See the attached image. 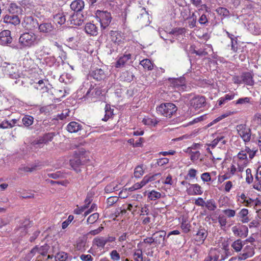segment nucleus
<instances>
[{"mask_svg":"<svg viewBox=\"0 0 261 261\" xmlns=\"http://www.w3.org/2000/svg\"><path fill=\"white\" fill-rule=\"evenodd\" d=\"M232 231L235 236L245 238L248 234V228L246 226H234L232 227Z\"/></svg>","mask_w":261,"mask_h":261,"instance_id":"a211bd4d","label":"nucleus"},{"mask_svg":"<svg viewBox=\"0 0 261 261\" xmlns=\"http://www.w3.org/2000/svg\"><path fill=\"white\" fill-rule=\"evenodd\" d=\"M220 141L224 142L222 136H218L213 141L207 145L208 147H211L212 148H214L219 143Z\"/></svg>","mask_w":261,"mask_h":261,"instance_id":"5fc2aeb1","label":"nucleus"},{"mask_svg":"<svg viewBox=\"0 0 261 261\" xmlns=\"http://www.w3.org/2000/svg\"><path fill=\"white\" fill-rule=\"evenodd\" d=\"M96 17L100 23L103 29L108 27L111 22L112 17L110 13L107 11L97 10L95 13Z\"/></svg>","mask_w":261,"mask_h":261,"instance_id":"39448f33","label":"nucleus"},{"mask_svg":"<svg viewBox=\"0 0 261 261\" xmlns=\"http://www.w3.org/2000/svg\"><path fill=\"white\" fill-rule=\"evenodd\" d=\"M170 83V86L179 92H184L187 90L186 81L184 77L168 79Z\"/></svg>","mask_w":261,"mask_h":261,"instance_id":"0eeeda50","label":"nucleus"},{"mask_svg":"<svg viewBox=\"0 0 261 261\" xmlns=\"http://www.w3.org/2000/svg\"><path fill=\"white\" fill-rule=\"evenodd\" d=\"M85 6L84 2L82 0H75L70 4L71 9L74 12H79L83 10Z\"/></svg>","mask_w":261,"mask_h":261,"instance_id":"7c9ffc66","label":"nucleus"},{"mask_svg":"<svg viewBox=\"0 0 261 261\" xmlns=\"http://www.w3.org/2000/svg\"><path fill=\"white\" fill-rule=\"evenodd\" d=\"M237 130L240 137L245 143L249 142L251 140V130L246 124H239L237 126Z\"/></svg>","mask_w":261,"mask_h":261,"instance_id":"423d86ee","label":"nucleus"},{"mask_svg":"<svg viewBox=\"0 0 261 261\" xmlns=\"http://www.w3.org/2000/svg\"><path fill=\"white\" fill-rule=\"evenodd\" d=\"M180 227L185 233H188L190 231L191 225L189 223H187L186 221H182Z\"/></svg>","mask_w":261,"mask_h":261,"instance_id":"13d9d810","label":"nucleus"},{"mask_svg":"<svg viewBox=\"0 0 261 261\" xmlns=\"http://www.w3.org/2000/svg\"><path fill=\"white\" fill-rule=\"evenodd\" d=\"M161 193L155 190H152L148 194V198L151 201L156 200L161 197Z\"/></svg>","mask_w":261,"mask_h":261,"instance_id":"c03bdc74","label":"nucleus"},{"mask_svg":"<svg viewBox=\"0 0 261 261\" xmlns=\"http://www.w3.org/2000/svg\"><path fill=\"white\" fill-rule=\"evenodd\" d=\"M68 21H70L71 24L77 26L81 25L83 22V20L82 19L81 16L75 12H74L72 15H69Z\"/></svg>","mask_w":261,"mask_h":261,"instance_id":"393cba45","label":"nucleus"},{"mask_svg":"<svg viewBox=\"0 0 261 261\" xmlns=\"http://www.w3.org/2000/svg\"><path fill=\"white\" fill-rule=\"evenodd\" d=\"M9 14L18 15L22 11L21 8L15 3H11L8 9Z\"/></svg>","mask_w":261,"mask_h":261,"instance_id":"e433bc0d","label":"nucleus"},{"mask_svg":"<svg viewBox=\"0 0 261 261\" xmlns=\"http://www.w3.org/2000/svg\"><path fill=\"white\" fill-rule=\"evenodd\" d=\"M144 173L143 165H139L137 166L134 170V176L137 178H139Z\"/></svg>","mask_w":261,"mask_h":261,"instance_id":"49530a36","label":"nucleus"},{"mask_svg":"<svg viewBox=\"0 0 261 261\" xmlns=\"http://www.w3.org/2000/svg\"><path fill=\"white\" fill-rule=\"evenodd\" d=\"M225 33L227 36V37L230 39L231 40V49L234 52L236 53L238 51V46H235V45L233 44V41H235L236 44H238V39L237 37H234V36L229 33L228 31H225Z\"/></svg>","mask_w":261,"mask_h":261,"instance_id":"a19ab883","label":"nucleus"},{"mask_svg":"<svg viewBox=\"0 0 261 261\" xmlns=\"http://www.w3.org/2000/svg\"><path fill=\"white\" fill-rule=\"evenodd\" d=\"M142 122L146 125L151 127H155L159 122V121L156 118H150L146 117L142 120Z\"/></svg>","mask_w":261,"mask_h":261,"instance_id":"f704fd0d","label":"nucleus"},{"mask_svg":"<svg viewBox=\"0 0 261 261\" xmlns=\"http://www.w3.org/2000/svg\"><path fill=\"white\" fill-rule=\"evenodd\" d=\"M85 32L90 36H96L98 33V28L93 23L89 22L87 23L85 26Z\"/></svg>","mask_w":261,"mask_h":261,"instance_id":"cd10ccee","label":"nucleus"},{"mask_svg":"<svg viewBox=\"0 0 261 261\" xmlns=\"http://www.w3.org/2000/svg\"><path fill=\"white\" fill-rule=\"evenodd\" d=\"M133 257L134 261H143V255L142 249H135L133 252Z\"/></svg>","mask_w":261,"mask_h":261,"instance_id":"58836bf2","label":"nucleus"},{"mask_svg":"<svg viewBox=\"0 0 261 261\" xmlns=\"http://www.w3.org/2000/svg\"><path fill=\"white\" fill-rule=\"evenodd\" d=\"M197 174V170L194 168H191L188 170L187 177H189L190 179H194L196 178Z\"/></svg>","mask_w":261,"mask_h":261,"instance_id":"e2e57ef3","label":"nucleus"},{"mask_svg":"<svg viewBox=\"0 0 261 261\" xmlns=\"http://www.w3.org/2000/svg\"><path fill=\"white\" fill-rule=\"evenodd\" d=\"M68 254L64 252H60L56 256L57 261H67Z\"/></svg>","mask_w":261,"mask_h":261,"instance_id":"603ef678","label":"nucleus"},{"mask_svg":"<svg viewBox=\"0 0 261 261\" xmlns=\"http://www.w3.org/2000/svg\"><path fill=\"white\" fill-rule=\"evenodd\" d=\"M90 75L96 81L104 80L107 76V73L101 68L95 69L90 72Z\"/></svg>","mask_w":261,"mask_h":261,"instance_id":"6ab92c4d","label":"nucleus"},{"mask_svg":"<svg viewBox=\"0 0 261 261\" xmlns=\"http://www.w3.org/2000/svg\"><path fill=\"white\" fill-rule=\"evenodd\" d=\"M236 95H237V94L231 91L229 93L225 94L224 96L219 98L217 101L218 106H221L228 101L233 99Z\"/></svg>","mask_w":261,"mask_h":261,"instance_id":"c85d7f7f","label":"nucleus"},{"mask_svg":"<svg viewBox=\"0 0 261 261\" xmlns=\"http://www.w3.org/2000/svg\"><path fill=\"white\" fill-rule=\"evenodd\" d=\"M34 88L39 91L42 94L47 93L48 91V88L46 85L43 80H39L34 85Z\"/></svg>","mask_w":261,"mask_h":261,"instance_id":"473e14b6","label":"nucleus"},{"mask_svg":"<svg viewBox=\"0 0 261 261\" xmlns=\"http://www.w3.org/2000/svg\"><path fill=\"white\" fill-rule=\"evenodd\" d=\"M237 201L239 204H241L244 206L253 207L254 208L256 206L261 204L260 200L258 198L252 199L244 192L238 193L237 194Z\"/></svg>","mask_w":261,"mask_h":261,"instance_id":"f03ea898","label":"nucleus"},{"mask_svg":"<svg viewBox=\"0 0 261 261\" xmlns=\"http://www.w3.org/2000/svg\"><path fill=\"white\" fill-rule=\"evenodd\" d=\"M216 11L218 15L224 17H228L229 15V11L224 7H219L216 10Z\"/></svg>","mask_w":261,"mask_h":261,"instance_id":"3c124183","label":"nucleus"},{"mask_svg":"<svg viewBox=\"0 0 261 261\" xmlns=\"http://www.w3.org/2000/svg\"><path fill=\"white\" fill-rule=\"evenodd\" d=\"M23 125L26 127H29L33 124L34 122V118L30 115H25L22 119Z\"/></svg>","mask_w":261,"mask_h":261,"instance_id":"a18cd8bd","label":"nucleus"},{"mask_svg":"<svg viewBox=\"0 0 261 261\" xmlns=\"http://www.w3.org/2000/svg\"><path fill=\"white\" fill-rule=\"evenodd\" d=\"M223 213L228 217L232 218L234 217L236 214V212L234 210L232 209H225L223 210Z\"/></svg>","mask_w":261,"mask_h":261,"instance_id":"052dcab7","label":"nucleus"},{"mask_svg":"<svg viewBox=\"0 0 261 261\" xmlns=\"http://www.w3.org/2000/svg\"><path fill=\"white\" fill-rule=\"evenodd\" d=\"M232 248L236 251H240L243 247L242 241L240 239L235 241L231 244Z\"/></svg>","mask_w":261,"mask_h":261,"instance_id":"8fccbe9b","label":"nucleus"},{"mask_svg":"<svg viewBox=\"0 0 261 261\" xmlns=\"http://www.w3.org/2000/svg\"><path fill=\"white\" fill-rule=\"evenodd\" d=\"M105 115L102 120L103 121H107L109 119L112 118L114 115V109L111 108L109 104H106L105 108Z\"/></svg>","mask_w":261,"mask_h":261,"instance_id":"72a5a7b5","label":"nucleus"},{"mask_svg":"<svg viewBox=\"0 0 261 261\" xmlns=\"http://www.w3.org/2000/svg\"><path fill=\"white\" fill-rule=\"evenodd\" d=\"M253 188L261 191V166L258 167L256 170Z\"/></svg>","mask_w":261,"mask_h":261,"instance_id":"c756f323","label":"nucleus"},{"mask_svg":"<svg viewBox=\"0 0 261 261\" xmlns=\"http://www.w3.org/2000/svg\"><path fill=\"white\" fill-rule=\"evenodd\" d=\"M233 160H236L237 162H238L239 164L243 168H245L248 163V160L247 158V154L245 149L240 151L237 155L233 157Z\"/></svg>","mask_w":261,"mask_h":261,"instance_id":"f3484780","label":"nucleus"},{"mask_svg":"<svg viewBox=\"0 0 261 261\" xmlns=\"http://www.w3.org/2000/svg\"><path fill=\"white\" fill-rule=\"evenodd\" d=\"M4 22L16 25L20 23V20L17 15L9 14L4 17Z\"/></svg>","mask_w":261,"mask_h":261,"instance_id":"5701e85b","label":"nucleus"},{"mask_svg":"<svg viewBox=\"0 0 261 261\" xmlns=\"http://www.w3.org/2000/svg\"><path fill=\"white\" fill-rule=\"evenodd\" d=\"M23 27L27 30H34L38 27V22L36 19L32 16H25L22 22Z\"/></svg>","mask_w":261,"mask_h":261,"instance_id":"f8f14e48","label":"nucleus"},{"mask_svg":"<svg viewBox=\"0 0 261 261\" xmlns=\"http://www.w3.org/2000/svg\"><path fill=\"white\" fill-rule=\"evenodd\" d=\"M140 64L145 69H147L149 71L152 70L154 68V64L148 59L142 60L140 62Z\"/></svg>","mask_w":261,"mask_h":261,"instance_id":"ea45409f","label":"nucleus"},{"mask_svg":"<svg viewBox=\"0 0 261 261\" xmlns=\"http://www.w3.org/2000/svg\"><path fill=\"white\" fill-rule=\"evenodd\" d=\"M242 165L236 161V160H232V163L229 167L227 168L226 172L232 177L238 173H241L243 171L244 168Z\"/></svg>","mask_w":261,"mask_h":261,"instance_id":"9d476101","label":"nucleus"},{"mask_svg":"<svg viewBox=\"0 0 261 261\" xmlns=\"http://www.w3.org/2000/svg\"><path fill=\"white\" fill-rule=\"evenodd\" d=\"M245 149L247 154H248L249 158L250 159H252L255 156L256 152L258 151L257 149L253 148L252 149H251L248 146H245Z\"/></svg>","mask_w":261,"mask_h":261,"instance_id":"6e6d98bb","label":"nucleus"},{"mask_svg":"<svg viewBox=\"0 0 261 261\" xmlns=\"http://www.w3.org/2000/svg\"><path fill=\"white\" fill-rule=\"evenodd\" d=\"M201 179L203 182L211 181L212 178L210 173L204 172L201 175Z\"/></svg>","mask_w":261,"mask_h":261,"instance_id":"69168bd1","label":"nucleus"},{"mask_svg":"<svg viewBox=\"0 0 261 261\" xmlns=\"http://www.w3.org/2000/svg\"><path fill=\"white\" fill-rule=\"evenodd\" d=\"M118 200V197L117 196H111L107 200V204L109 206H112Z\"/></svg>","mask_w":261,"mask_h":261,"instance_id":"0e129e2a","label":"nucleus"},{"mask_svg":"<svg viewBox=\"0 0 261 261\" xmlns=\"http://www.w3.org/2000/svg\"><path fill=\"white\" fill-rule=\"evenodd\" d=\"M156 112L160 115L166 117L171 118L177 111L176 106L172 103H163L156 108Z\"/></svg>","mask_w":261,"mask_h":261,"instance_id":"7ed1b4c3","label":"nucleus"},{"mask_svg":"<svg viewBox=\"0 0 261 261\" xmlns=\"http://www.w3.org/2000/svg\"><path fill=\"white\" fill-rule=\"evenodd\" d=\"M254 254V250L251 245H247L243 249V252L240 254L239 258L245 260L247 258L252 257Z\"/></svg>","mask_w":261,"mask_h":261,"instance_id":"412c9836","label":"nucleus"},{"mask_svg":"<svg viewBox=\"0 0 261 261\" xmlns=\"http://www.w3.org/2000/svg\"><path fill=\"white\" fill-rule=\"evenodd\" d=\"M188 185L189 187L186 189V192L188 195L195 196L202 194L203 192L202 188L199 184L188 183Z\"/></svg>","mask_w":261,"mask_h":261,"instance_id":"dca6fc26","label":"nucleus"},{"mask_svg":"<svg viewBox=\"0 0 261 261\" xmlns=\"http://www.w3.org/2000/svg\"><path fill=\"white\" fill-rule=\"evenodd\" d=\"M201 44L191 45L190 51L192 54H195L199 56H205L209 54L213 53V49L211 44H203L201 47Z\"/></svg>","mask_w":261,"mask_h":261,"instance_id":"20e7f679","label":"nucleus"},{"mask_svg":"<svg viewBox=\"0 0 261 261\" xmlns=\"http://www.w3.org/2000/svg\"><path fill=\"white\" fill-rule=\"evenodd\" d=\"M70 164L72 169L77 173L81 171L80 166L82 164L81 160L78 158L70 160Z\"/></svg>","mask_w":261,"mask_h":261,"instance_id":"c9c22d12","label":"nucleus"},{"mask_svg":"<svg viewBox=\"0 0 261 261\" xmlns=\"http://www.w3.org/2000/svg\"><path fill=\"white\" fill-rule=\"evenodd\" d=\"M82 129V125L75 121H71L66 126L67 130L70 133H75Z\"/></svg>","mask_w":261,"mask_h":261,"instance_id":"a878e982","label":"nucleus"},{"mask_svg":"<svg viewBox=\"0 0 261 261\" xmlns=\"http://www.w3.org/2000/svg\"><path fill=\"white\" fill-rule=\"evenodd\" d=\"M102 91L99 87H91L86 93L87 97L97 98L102 94Z\"/></svg>","mask_w":261,"mask_h":261,"instance_id":"bb28decb","label":"nucleus"},{"mask_svg":"<svg viewBox=\"0 0 261 261\" xmlns=\"http://www.w3.org/2000/svg\"><path fill=\"white\" fill-rule=\"evenodd\" d=\"M242 75V84L252 86L254 85L253 75L249 72H243Z\"/></svg>","mask_w":261,"mask_h":261,"instance_id":"b1692460","label":"nucleus"},{"mask_svg":"<svg viewBox=\"0 0 261 261\" xmlns=\"http://www.w3.org/2000/svg\"><path fill=\"white\" fill-rule=\"evenodd\" d=\"M143 243L146 244L148 245H153V240L152 237H147L143 239L142 242H140L138 244L137 247H139L140 245H142Z\"/></svg>","mask_w":261,"mask_h":261,"instance_id":"680f3d73","label":"nucleus"},{"mask_svg":"<svg viewBox=\"0 0 261 261\" xmlns=\"http://www.w3.org/2000/svg\"><path fill=\"white\" fill-rule=\"evenodd\" d=\"M169 163V159L167 158H162L157 160L156 164L159 166H163Z\"/></svg>","mask_w":261,"mask_h":261,"instance_id":"774afa93","label":"nucleus"},{"mask_svg":"<svg viewBox=\"0 0 261 261\" xmlns=\"http://www.w3.org/2000/svg\"><path fill=\"white\" fill-rule=\"evenodd\" d=\"M41 41L40 37L32 32H25L22 34L19 42L23 47H31L37 45Z\"/></svg>","mask_w":261,"mask_h":261,"instance_id":"f257e3e1","label":"nucleus"},{"mask_svg":"<svg viewBox=\"0 0 261 261\" xmlns=\"http://www.w3.org/2000/svg\"><path fill=\"white\" fill-rule=\"evenodd\" d=\"M190 106L195 110L200 109L206 104V98L203 96L197 95L192 98L190 101Z\"/></svg>","mask_w":261,"mask_h":261,"instance_id":"ddd939ff","label":"nucleus"},{"mask_svg":"<svg viewBox=\"0 0 261 261\" xmlns=\"http://www.w3.org/2000/svg\"><path fill=\"white\" fill-rule=\"evenodd\" d=\"M48 246L46 244L38 247V253L43 256L46 255L48 252Z\"/></svg>","mask_w":261,"mask_h":261,"instance_id":"bf43d9fd","label":"nucleus"},{"mask_svg":"<svg viewBox=\"0 0 261 261\" xmlns=\"http://www.w3.org/2000/svg\"><path fill=\"white\" fill-rule=\"evenodd\" d=\"M110 39L115 45H120L124 43L125 37L124 34L119 31H111L110 32Z\"/></svg>","mask_w":261,"mask_h":261,"instance_id":"9b49d317","label":"nucleus"},{"mask_svg":"<svg viewBox=\"0 0 261 261\" xmlns=\"http://www.w3.org/2000/svg\"><path fill=\"white\" fill-rule=\"evenodd\" d=\"M166 232L164 230L156 231L152 234V239L153 240V245L155 247L162 244V246H165L164 241Z\"/></svg>","mask_w":261,"mask_h":261,"instance_id":"4468645a","label":"nucleus"},{"mask_svg":"<svg viewBox=\"0 0 261 261\" xmlns=\"http://www.w3.org/2000/svg\"><path fill=\"white\" fill-rule=\"evenodd\" d=\"M250 98L248 97L240 98L238 99L235 102V104L236 105H242L244 103H248L250 102Z\"/></svg>","mask_w":261,"mask_h":261,"instance_id":"338daca9","label":"nucleus"},{"mask_svg":"<svg viewBox=\"0 0 261 261\" xmlns=\"http://www.w3.org/2000/svg\"><path fill=\"white\" fill-rule=\"evenodd\" d=\"M207 236V230L204 227L200 226L194 236V240L197 245H200L204 243Z\"/></svg>","mask_w":261,"mask_h":261,"instance_id":"6e6552de","label":"nucleus"},{"mask_svg":"<svg viewBox=\"0 0 261 261\" xmlns=\"http://www.w3.org/2000/svg\"><path fill=\"white\" fill-rule=\"evenodd\" d=\"M132 58V54L130 53L126 54L120 56L118 59L115 63V67L122 68L125 66V64Z\"/></svg>","mask_w":261,"mask_h":261,"instance_id":"4be33fe9","label":"nucleus"},{"mask_svg":"<svg viewBox=\"0 0 261 261\" xmlns=\"http://www.w3.org/2000/svg\"><path fill=\"white\" fill-rule=\"evenodd\" d=\"M207 257L211 261H219L225 259V257L222 254V250L216 248H211Z\"/></svg>","mask_w":261,"mask_h":261,"instance_id":"2eb2a0df","label":"nucleus"},{"mask_svg":"<svg viewBox=\"0 0 261 261\" xmlns=\"http://www.w3.org/2000/svg\"><path fill=\"white\" fill-rule=\"evenodd\" d=\"M56 136V134L54 132L45 133L42 136L35 140L33 142L32 144L33 145L47 144L49 142L52 141Z\"/></svg>","mask_w":261,"mask_h":261,"instance_id":"1a4fd4ad","label":"nucleus"},{"mask_svg":"<svg viewBox=\"0 0 261 261\" xmlns=\"http://www.w3.org/2000/svg\"><path fill=\"white\" fill-rule=\"evenodd\" d=\"M12 38L9 30H4L0 33V44L5 45L12 42Z\"/></svg>","mask_w":261,"mask_h":261,"instance_id":"aec40b11","label":"nucleus"},{"mask_svg":"<svg viewBox=\"0 0 261 261\" xmlns=\"http://www.w3.org/2000/svg\"><path fill=\"white\" fill-rule=\"evenodd\" d=\"M98 218L99 214L97 213H93L88 217L87 222L88 224H93L97 221Z\"/></svg>","mask_w":261,"mask_h":261,"instance_id":"864d4df0","label":"nucleus"},{"mask_svg":"<svg viewBox=\"0 0 261 261\" xmlns=\"http://www.w3.org/2000/svg\"><path fill=\"white\" fill-rule=\"evenodd\" d=\"M118 190V185L115 182H112L107 185L105 188V191L107 193H110Z\"/></svg>","mask_w":261,"mask_h":261,"instance_id":"79ce46f5","label":"nucleus"},{"mask_svg":"<svg viewBox=\"0 0 261 261\" xmlns=\"http://www.w3.org/2000/svg\"><path fill=\"white\" fill-rule=\"evenodd\" d=\"M55 21L58 24H63L66 20V16L63 14H57L54 16Z\"/></svg>","mask_w":261,"mask_h":261,"instance_id":"09e8293b","label":"nucleus"},{"mask_svg":"<svg viewBox=\"0 0 261 261\" xmlns=\"http://www.w3.org/2000/svg\"><path fill=\"white\" fill-rule=\"evenodd\" d=\"M248 209L244 208L238 214V217L243 223H247L249 222L250 219L248 216Z\"/></svg>","mask_w":261,"mask_h":261,"instance_id":"2f4dec72","label":"nucleus"},{"mask_svg":"<svg viewBox=\"0 0 261 261\" xmlns=\"http://www.w3.org/2000/svg\"><path fill=\"white\" fill-rule=\"evenodd\" d=\"M111 259L113 261H118L120 259L119 253L116 250H112L110 253Z\"/></svg>","mask_w":261,"mask_h":261,"instance_id":"4d7b16f0","label":"nucleus"},{"mask_svg":"<svg viewBox=\"0 0 261 261\" xmlns=\"http://www.w3.org/2000/svg\"><path fill=\"white\" fill-rule=\"evenodd\" d=\"M38 28L40 32L48 33L51 31L53 27L50 23H43L38 25Z\"/></svg>","mask_w":261,"mask_h":261,"instance_id":"4c0bfd02","label":"nucleus"},{"mask_svg":"<svg viewBox=\"0 0 261 261\" xmlns=\"http://www.w3.org/2000/svg\"><path fill=\"white\" fill-rule=\"evenodd\" d=\"M205 207L211 211H214L217 208V204L213 199H209L205 202Z\"/></svg>","mask_w":261,"mask_h":261,"instance_id":"de8ad7c7","label":"nucleus"},{"mask_svg":"<svg viewBox=\"0 0 261 261\" xmlns=\"http://www.w3.org/2000/svg\"><path fill=\"white\" fill-rule=\"evenodd\" d=\"M93 243L98 247L104 248L106 244L105 237H98L94 238Z\"/></svg>","mask_w":261,"mask_h":261,"instance_id":"37998d69","label":"nucleus"}]
</instances>
